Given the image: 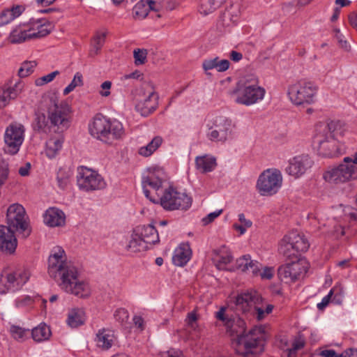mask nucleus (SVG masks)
<instances>
[{"label":"nucleus","instance_id":"nucleus-2","mask_svg":"<svg viewBox=\"0 0 357 357\" xmlns=\"http://www.w3.org/2000/svg\"><path fill=\"white\" fill-rule=\"evenodd\" d=\"M227 328L231 334L236 335L232 340V347L238 354L248 356L263 351L266 338L264 326H256L246 333L245 321L235 317L231 319V324Z\"/></svg>","mask_w":357,"mask_h":357},{"label":"nucleus","instance_id":"nucleus-18","mask_svg":"<svg viewBox=\"0 0 357 357\" xmlns=\"http://www.w3.org/2000/svg\"><path fill=\"white\" fill-rule=\"evenodd\" d=\"M314 165L312 158L307 154H301L293 157L288 161L286 172L295 178L304 175Z\"/></svg>","mask_w":357,"mask_h":357},{"label":"nucleus","instance_id":"nucleus-22","mask_svg":"<svg viewBox=\"0 0 357 357\" xmlns=\"http://www.w3.org/2000/svg\"><path fill=\"white\" fill-rule=\"evenodd\" d=\"M158 95L151 89L148 91V95L144 99L138 101L135 105V109L142 116H148L152 114L158 106Z\"/></svg>","mask_w":357,"mask_h":357},{"label":"nucleus","instance_id":"nucleus-7","mask_svg":"<svg viewBox=\"0 0 357 357\" xmlns=\"http://www.w3.org/2000/svg\"><path fill=\"white\" fill-rule=\"evenodd\" d=\"M47 114L50 122L59 129H66L70 123V107L65 100H61L56 94L47 97Z\"/></svg>","mask_w":357,"mask_h":357},{"label":"nucleus","instance_id":"nucleus-42","mask_svg":"<svg viewBox=\"0 0 357 357\" xmlns=\"http://www.w3.org/2000/svg\"><path fill=\"white\" fill-rule=\"evenodd\" d=\"M71 172L69 170H66L64 169H59L57 172L56 180L58 186L64 190L67 188L68 184L70 183V179L71 177Z\"/></svg>","mask_w":357,"mask_h":357},{"label":"nucleus","instance_id":"nucleus-58","mask_svg":"<svg viewBox=\"0 0 357 357\" xmlns=\"http://www.w3.org/2000/svg\"><path fill=\"white\" fill-rule=\"evenodd\" d=\"M262 280H271L274 275V268L273 267H264L260 269L259 275Z\"/></svg>","mask_w":357,"mask_h":357},{"label":"nucleus","instance_id":"nucleus-29","mask_svg":"<svg viewBox=\"0 0 357 357\" xmlns=\"http://www.w3.org/2000/svg\"><path fill=\"white\" fill-rule=\"evenodd\" d=\"M214 254L215 266L220 270H224L226 265L231 263L233 259L230 251L225 245L218 250H214Z\"/></svg>","mask_w":357,"mask_h":357},{"label":"nucleus","instance_id":"nucleus-14","mask_svg":"<svg viewBox=\"0 0 357 357\" xmlns=\"http://www.w3.org/2000/svg\"><path fill=\"white\" fill-rule=\"evenodd\" d=\"M282 183V176L280 171L276 169H268L259 175L257 188L261 195H273L279 190Z\"/></svg>","mask_w":357,"mask_h":357},{"label":"nucleus","instance_id":"nucleus-43","mask_svg":"<svg viewBox=\"0 0 357 357\" xmlns=\"http://www.w3.org/2000/svg\"><path fill=\"white\" fill-rule=\"evenodd\" d=\"M37 66L35 61H26L22 63L20 69L18 70V75L20 77H26L31 75Z\"/></svg>","mask_w":357,"mask_h":357},{"label":"nucleus","instance_id":"nucleus-46","mask_svg":"<svg viewBox=\"0 0 357 357\" xmlns=\"http://www.w3.org/2000/svg\"><path fill=\"white\" fill-rule=\"evenodd\" d=\"M332 302L335 304H342L344 299V291L341 285H335L330 290Z\"/></svg>","mask_w":357,"mask_h":357},{"label":"nucleus","instance_id":"nucleus-30","mask_svg":"<svg viewBox=\"0 0 357 357\" xmlns=\"http://www.w3.org/2000/svg\"><path fill=\"white\" fill-rule=\"evenodd\" d=\"M216 165L215 158L208 155L197 156L195 158L196 168L202 173L212 172Z\"/></svg>","mask_w":357,"mask_h":357},{"label":"nucleus","instance_id":"nucleus-64","mask_svg":"<svg viewBox=\"0 0 357 357\" xmlns=\"http://www.w3.org/2000/svg\"><path fill=\"white\" fill-rule=\"evenodd\" d=\"M338 357H357V350L348 349L342 354H338Z\"/></svg>","mask_w":357,"mask_h":357},{"label":"nucleus","instance_id":"nucleus-9","mask_svg":"<svg viewBox=\"0 0 357 357\" xmlns=\"http://www.w3.org/2000/svg\"><path fill=\"white\" fill-rule=\"evenodd\" d=\"M28 217L24 208L19 204H13L7 209L6 222L8 227L26 238L31 234Z\"/></svg>","mask_w":357,"mask_h":357},{"label":"nucleus","instance_id":"nucleus-48","mask_svg":"<svg viewBox=\"0 0 357 357\" xmlns=\"http://www.w3.org/2000/svg\"><path fill=\"white\" fill-rule=\"evenodd\" d=\"M148 51L146 49H135L133 52L135 63L136 65H142L146 61Z\"/></svg>","mask_w":357,"mask_h":357},{"label":"nucleus","instance_id":"nucleus-20","mask_svg":"<svg viewBox=\"0 0 357 357\" xmlns=\"http://www.w3.org/2000/svg\"><path fill=\"white\" fill-rule=\"evenodd\" d=\"M262 302L263 298L256 291L242 293L234 298L236 310L243 313L251 311L255 304H261Z\"/></svg>","mask_w":357,"mask_h":357},{"label":"nucleus","instance_id":"nucleus-34","mask_svg":"<svg viewBox=\"0 0 357 357\" xmlns=\"http://www.w3.org/2000/svg\"><path fill=\"white\" fill-rule=\"evenodd\" d=\"M163 139L160 136H155L146 146L140 147L138 153L143 157H149L162 144Z\"/></svg>","mask_w":357,"mask_h":357},{"label":"nucleus","instance_id":"nucleus-8","mask_svg":"<svg viewBox=\"0 0 357 357\" xmlns=\"http://www.w3.org/2000/svg\"><path fill=\"white\" fill-rule=\"evenodd\" d=\"M317 91L318 87L314 82L301 79L289 87L288 95L296 105H310L315 102Z\"/></svg>","mask_w":357,"mask_h":357},{"label":"nucleus","instance_id":"nucleus-37","mask_svg":"<svg viewBox=\"0 0 357 357\" xmlns=\"http://www.w3.org/2000/svg\"><path fill=\"white\" fill-rule=\"evenodd\" d=\"M227 0H201L199 12L206 15L220 8Z\"/></svg>","mask_w":357,"mask_h":357},{"label":"nucleus","instance_id":"nucleus-44","mask_svg":"<svg viewBox=\"0 0 357 357\" xmlns=\"http://www.w3.org/2000/svg\"><path fill=\"white\" fill-rule=\"evenodd\" d=\"M260 304H255L252 308L254 313L256 315V318L258 320L263 319L266 315L269 314L273 309V305L268 304L265 307L263 305L260 306Z\"/></svg>","mask_w":357,"mask_h":357},{"label":"nucleus","instance_id":"nucleus-12","mask_svg":"<svg viewBox=\"0 0 357 357\" xmlns=\"http://www.w3.org/2000/svg\"><path fill=\"white\" fill-rule=\"evenodd\" d=\"M158 199V203L167 211L187 210L192 204L190 196L171 187L165 189Z\"/></svg>","mask_w":357,"mask_h":357},{"label":"nucleus","instance_id":"nucleus-19","mask_svg":"<svg viewBox=\"0 0 357 357\" xmlns=\"http://www.w3.org/2000/svg\"><path fill=\"white\" fill-rule=\"evenodd\" d=\"M142 185L146 197L153 203H158L157 198L161 195L162 180L155 173H151L143 177Z\"/></svg>","mask_w":357,"mask_h":357},{"label":"nucleus","instance_id":"nucleus-45","mask_svg":"<svg viewBox=\"0 0 357 357\" xmlns=\"http://www.w3.org/2000/svg\"><path fill=\"white\" fill-rule=\"evenodd\" d=\"M9 165L8 162L0 155V186L3 185L8 178Z\"/></svg>","mask_w":357,"mask_h":357},{"label":"nucleus","instance_id":"nucleus-59","mask_svg":"<svg viewBox=\"0 0 357 357\" xmlns=\"http://www.w3.org/2000/svg\"><path fill=\"white\" fill-rule=\"evenodd\" d=\"M222 213V209L217 210L214 212L210 213L206 217L203 218L202 221L204 225H207L212 222L216 218H218Z\"/></svg>","mask_w":357,"mask_h":357},{"label":"nucleus","instance_id":"nucleus-38","mask_svg":"<svg viewBox=\"0 0 357 357\" xmlns=\"http://www.w3.org/2000/svg\"><path fill=\"white\" fill-rule=\"evenodd\" d=\"M61 138L52 137L46 143V154L48 158H53L61 150L63 144Z\"/></svg>","mask_w":357,"mask_h":357},{"label":"nucleus","instance_id":"nucleus-26","mask_svg":"<svg viewBox=\"0 0 357 357\" xmlns=\"http://www.w3.org/2000/svg\"><path fill=\"white\" fill-rule=\"evenodd\" d=\"M238 267L243 272L252 273L254 276H257L262 265L255 260H252L249 255H245L237 261Z\"/></svg>","mask_w":357,"mask_h":357},{"label":"nucleus","instance_id":"nucleus-10","mask_svg":"<svg viewBox=\"0 0 357 357\" xmlns=\"http://www.w3.org/2000/svg\"><path fill=\"white\" fill-rule=\"evenodd\" d=\"M50 31L40 21L33 22L30 26L24 25L14 29L9 36L11 43H21L26 40L46 36Z\"/></svg>","mask_w":357,"mask_h":357},{"label":"nucleus","instance_id":"nucleus-39","mask_svg":"<svg viewBox=\"0 0 357 357\" xmlns=\"http://www.w3.org/2000/svg\"><path fill=\"white\" fill-rule=\"evenodd\" d=\"M51 335L50 327L46 324H40L32 330L33 339L36 342H42L49 339Z\"/></svg>","mask_w":357,"mask_h":357},{"label":"nucleus","instance_id":"nucleus-56","mask_svg":"<svg viewBox=\"0 0 357 357\" xmlns=\"http://www.w3.org/2000/svg\"><path fill=\"white\" fill-rule=\"evenodd\" d=\"M10 95L8 93V91L4 86H2L0 89V109H2L7 106L11 100H13L9 96Z\"/></svg>","mask_w":357,"mask_h":357},{"label":"nucleus","instance_id":"nucleus-57","mask_svg":"<svg viewBox=\"0 0 357 357\" xmlns=\"http://www.w3.org/2000/svg\"><path fill=\"white\" fill-rule=\"evenodd\" d=\"M334 31L335 33V37L337 40L339 45L347 51L349 50L350 46L348 44L347 41L344 40V37L341 33L340 30L339 29H335Z\"/></svg>","mask_w":357,"mask_h":357},{"label":"nucleus","instance_id":"nucleus-27","mask_svg":"<svg viewBox=\"0 0 357 357\" xmlns=\"http://www.w3.org/2000/svg\"><path fill=\"white\" fill-rule=\"evenodd\" d=\"M191 257V250L188 244H181L174 251L173 263L178 266L185 265Z\"/></svg>","mask_w":357,"mask_h":357},{"label":"nucleus","instance_id":"nucleus-40","mask_svg":"<svg viewBox=\"0 0 357 357\" xmlns=\"http://www.w3.org/2000/svg\"><path fill=\"white\" fill-rule=\"evenodd\" d=\"M3 86L8 91L10 98L15 100L23 91L24 83L22 80L17 79L15 83L10 82V84H5Z\"/></svg>","mask_w":357,"mask_h":357},{"label":"nucleus","instance_id":"nucleus-15","mask_svg":"<svg viewBox=\"0 0 357 357\" xmlns=\"http://www.w3.org/2000/svg\"><path fill=\"white\" fill-rule=\"evenodd\" d=\"M30 276V271L24 267L19 268L6 275L2 274L0 278L1 294H6L9 291H15L21 289L29 280Z\"/></svg>","mask_w":357,"mask_h":357},{"label":"nucleus","instance_id":"nucleus-24","mask_svg":"<svg viewBox=\"0 0 357 357\" xmlns=\"http://www.w3.org/2000/svg\"><path fill=\"white\" fill-rule=\"evenodd\" d=\"M116 340L114 332L108 328L99 329L96 333L95 342L96 346L102 349H109Z\"/></svg>","mask_w":357,"mask_h":357},{"label":"nucleus","instance_id":"nucleus-13","mask_svg":"<svg viewBox=\"0 0 357 357\" xmlns=\"http://www.w3.org/2000/svg\"><path fill=\"white\" fill-rule=\"evenodd\" d=\"M77 183L79 188L85 192L102 190L106 182L96 171L84 166L77 168Z\"/></svg>","mask_w":357,"mask_h":357},{"label":"nucleus","instance_id":"nucleus-41","mask_svg":"<svg viewBox=\"0 0 357 357\" xmlns=\"http://www.w3.org/2000/svg\"><path fill=\"white\" fill-rule=\"evenodd\" d=\"M151 10L148 0H140L133 8L135 15L140 19L145 18Z\"/></svg>","mask_w":357,"mask_h":357},{"label":"nucleus","instance_id":"nucleus-54","mask_svg":"<svg viewBox=\"0 0 357 357\" xmlns=\"http://www.w3.org/2000/svg\"><path fill=\"white\" fill-rule=\"evenodd\" d=\"M15 305L18 308L30 306L33 303V299L29 296H22L15 300Z\"/></svg>","mask_w":357,"mask_h":357},{"label":"nucleus","instance_id":"nucleus-23","mask_svg":"<svg viewBox=\"0 0 357 357\" xmlns=\"http://www.w3.org/2000/svg\"><path fill=\"white\" fill-rule=\"evenodd\" d=\"M43 218L45 224L51 227H62L66 223L65 213L54 207L48 208L44 213Z\"/></svg>","mask_w":357,"mask_h":357},{"label":"nucleus","instance_id":"nucleus-3","mask_svg":"<svg viewBox=\"0 0 357 357\" xmlns=\"http://www.w3.org/2000/svg\"><path fill=\"white\" fill-rule=\"evenodd\" d=\"M344 132L343 124L340 121H331L318 126L314 142L318 144L319 154L326 158L337 157L345 151L344 146L335 140Z\"/></svg>","mask_w":357,"mask_h":357},{"label":"nucleus","instance_id":"nucleus-33","mask_svg":"<svg viewBox=\"0 0 357 357\" xmlns=\"http://www.w3.org/2000/svg\"><path fill=\"white\" fill-rule=\"evenodd\" d=\"M287 236L298 253L305 252L309 248V242L304 235L296 231H292L288 234Z\"/></svg>","mask_w":357,"mask_h":357},{"label":"nucleus","instance_id":"nucleus-52","mask_svg":"<svg viewBox=\"0 0 357 357\" xmlns=\"http://www.w3.org/2000/svg\"><path fill=\"white\" fill-rule=\"evenodd\" d=\"M106 35L104 33H98L93 40V48L97 54L105 43Z\"/></svg>","mask_w":357,"mask_h":357},{"label":"nucleus","instance_id":"nucleus-6","mask_svg":"<svg viewBox=\"0 0 357 357\" xmlns=\"http://www.w3.org/2000/svg\"><path fill=\"white\" fill-rule=\"evenodd\" d=\"M326 181L331 183H344L357 179V152L344 157L343 162L324 174Z\"/></svg>","mask_w":357,"mask_h":357},{"label":"nucleus","instance_id":"nucleus-62","mask_svg":"<svg viewBox=\"0 0 357 357\" xmlns=\"http://www.w3.org/2000/svg\"><path fill=\"white\" fill-rule=\"evenodd\" d=\"M160 357H184L181 351L172 349L160 354Z\"/></svg>","mask_w":357,"mask_h":357},{"label":"nucleus","instance_id":"nucleus-60","mask_svg":"<svg viewBox=\"0 0 357 357\" xmlns=\"http://www.w3.org/2000/svg\"><path fill=\"white\" fill-rule=\"evenodd\" d=\"M151 10L159 12L165 6V0H148Z\"/></svg>","mask_w":357,"mask_h":357},{"label":"nucleus","instance_id":"nucleus-4","mask_svg":"<svg viewBox=\"0 0 357 357\" xmlns=\"http://www.w3.org/2000/svg\"><path fill=\"white\" fill-rule=\"evenodd\" d=\"M265 89L259 85L258 79L249 75L241 79L229 94L234 101L239 105L250 106L264 99Z\"/></svg>","mask_w":357,"mask_h":357},{"label":"nucleus","instance_id":"nucleus-61","mask_svg":"<svg viewBox=\"0 0 357 357\" xmlns=\"http://www.w3.org/2000/svg\"><path fill=\"white\" fill-rule=\"evenodd\" d=\"M46 126V118L45 115L38 116L36 119L35 129L38 131L43 130Z\"/></svg>","mask_w":357,"mask_h":357},{"label":"nucleus","instance_id":"nucleus-1","mask_svg":"<svg viewBox=\"0 0 357 357\" xmlns=\"http://www.w3.org/2000/svg\"><path fill=\"white\" fill-rule=\"evenodd\" d=\"M48 274L64 291L80 298L89 296V285L79 279L77 267L68 260L65 250L60 246L54 247L50 252Z\"/></svg>","mask_w":357,"mask_h":357},{"label":"nucleus","instance_id":"nucleus-11","mask_svg":"<svg viewBox=\"0 0 357 357\" xmlns=\"http://www.w3.org/2000/svg\"><path fill=\"white\" fill-rule=\"evenodd\" d=\"M234 130L235 126L230 119L223 116H217L213 126L209 128L206 137L212 142L223 144L233 137Z\"/></svg>","mask_w":357,"mask_h":357},{"label":"nucleus","instance_id":"nucleus-49","mask_svg":"<svg viewBox=\"0 0 357 357\" xmlns=\"http://www.w3.org/2000/svg\"><path fill=\"white\" fill-rule=\"evenodd\" d=\"M26 331L18 326L12 325L10 328V333L12 337L17 340H23L26 336Z\"/></svg>","mask_w":357,"mask_h":357},{"label":"nucleus","instance_id":"nucleus-25","mask_svg":"<svg viewBox=\"0 0 357 357\" xmlns=\"http://www.w3.org/2000/svg\"><path fill=\"white\" fill-rule=\"evenodd\" d=\"M149 246L159 241L158 231L152 225H140L135 229Z\"/></svg>","mask_w":357,"mask_h":357},{"label":"nucleus","instance_id":"nucleus-17","mask_svg":"<svg viewBox=\"0 0 357 357\" xmlns=\"http://www.w3.org/2000/svg\"><path fill=\"white\" fill-rule=\"evenodd\" d=\"M308 269L307 262L303 259H297L279 267V278L285 282H294L305 274Z\"/></svg>","mask_w":357,"mask_h":357},{"label":"nucleus","instance_id":"nucleus-47","mask_svg":"<svg viewBox=\"0 0 357 357\" xmlns=\"http://www.w3.org/2000/svg\"><path fill=\"white\" fill-rule=\"evenodd\" d=\"M82 75L80 73H76L71 82L64 89L63 94L68 95L73 91L77 86L83 85Z\"/></svg>","mask_w":357,"mask_h":357},{"label":"nucleus","instance_id":"nucleus-16","mask_svg":"<svg viewBox=\"0 0 357 357\" xmlns=\"http://www.w3.org/2000/svg\"><path fill=\"white\" fill-rule=\"evenodd\" d=\"M24 126L20 123H12L4 133V151L10 155L18 153L24 139Z\"/></svg>","mask_w":357,"mask_h":357},{"label":"nucleus","instance_id":"nucleus-53","mask_svg":"<svg viewBox=\"0 0 357 357\" xmlns=\"http://www.w3.org/2000/svg\"><path fill=\"white\" fill-rule=\"evenodd\" d=\"M114 317L116 321L121 324H124L128 320L129 313L125 308H119L114 312Z\"/></svg>","mask_w":357,"mask_h":357},{"label":"nucleus","instance_id":"nucleus-28","mask_svg":"<svg viewBox=\"0 0 357 357\" xmlns=\"http://www.w3.org/2000/svg\"><path fill=\"white\" fill-rule=\"evenodd\" d=\"M230 63L227 59L220 60L218 57L205 59L202 63V68L207 75L208 70L216 69L218 72H225L229 68Z\"/></svg>","mask_w":357,"mask_h":357},{"label":"nucleus","instance_id":"nucleus-32","mask_svg":"<svg viewBox=\"0 0 357 357\" xmlns=\"http://www.w3.org/2000/svg\"><path fill=\"white\" fill-rule=\"evenodd\" d=\"M22 6H15L12 8L3 10L0 13V26L6 25L15 18L18 17L23 12Z\"/></svg>","mask_w":357,"mask_h":357},{"label":"nucleus","instance_id":"nucleus-35","mask_svg":"<svg viewBox=\"0 0 357 357\" xmlns=\"http://www.w3.org/2000/svg\"><path fill=\"white\" fill-rule=\"evenodd\" d=\"M127 249L132 252H137L146 250L149 249V245L144 243L141 236L134 230L129 243L127 245Z\"/></svg>","mask_w":357,"mask_h":357},{"label":"nucleus","instance_id":"nucleus-21","mask_svg":"<svg viewBox=\"0 0 357 357\" xmlns=\"http://www.w3.org/2000/svg\"><path fill=\"white\" fill-rule=\"evenodd\" d=\"M17 246L14 230L5 225H0V250L6 254H13Z\"/></svg>","mask_w":357,"mask_h":357},{"label":"nucleus","instance_id":"nucleus-36","mask_svg":"<svg viewBox=\"0 0 357 357\" xmlns=\"http://www.w3.org/2000/svg\"><path fill=\"white\" fill-rule=\"evenodd\" d=\"M84 311L82 309H71L68 314L67 324L71 328H77L84 322Z\"/></svg>","mask_w":357,"mask_h":357},{"label":"nucleus","instance_id":"nucleus-51","mask_svg":"<svg viewBox=\"0 0 357 357\" xmlns=\"http://www.w3.org/2000/svg\"><path fill=\"white\" fill-rule=\"evenodd\" d=\"M185 322L188 328L194 331H199V325L197 323V315L195 312H192L188 314L185 319Z\"/></svg>","mask_w":357,"mask_h":357},{"label":"nucleus","instance_id":"nucleus-63","mask_svg":"<svg viewBox=\"0 0 357 357\" xmlns=\"http://www.w3.org/2000/svg\"><path fill=\"white\" fill-rule=\"evenodd\" d=\"M111 86H112V82L110 81L104 82L100 86L102 91H100V94L102 96H105V97L108 96L110 94L109 90L111 89Z\"/></svg>","mask_w":357,"mask_h":357},{"label":"nucleus","instance_id":"nucleus-31","mask_svg":"<svg viewBox=\"0 0 357 357\" xmlns=\"http://www.w3.org/2000/svg\"><path fill=\"white\" fill-rule=\"evenodd\" d=\"M279 252L287 258L297 259H298V252L294 248V245L290 241L287 235L284 236L281 240L279 248Z\"/></svg>","mask_w":357,"mask_h":357},{"label":"nucleus","instance_id":"nucleus-55","mask_svg":"<svg viewBox=\"0 0 357 357\" xmlns=\"http://www.w3.org/2000/svg\"><path fill=\"white\" fill-rule=\"evenodd\" d=\"M225 311H226V307H221L220 309L219 310V311L215 312V318L218 320L221 321L224 324V325L226 326V328H227V326H230V324H231V319L232 318L229 317L225 314Z\"/></svg>","mask_w":357,"mask_h":357},{"label":"nucleus","instance_id":"nucleus-50","mask_svg":"<svg viewBox=\"0 0 357 357\" xmlns=\"http://www.w3.org/2000/svg\"><path fill=\"white\" fill-rule=\"evenodd\" d=\"M59 74V72L58 70L52 72L51 73L46 75L45 76H43L41 77H38L35 80V84L38 86H43L45 84H47L56 77L57 75Z\"/></svg>","mask_w":357,"mask_h":357},{"label":"nucleus","instance_id":"nucleus-5","mask_svg":"<svg viewBox=\"0 0 357 357\" xmlns=\"http://www.w3.org/2000/svg\"><path fill=\"white\" fill-rule=\"evenodd\" d=\"M89 132L94 138L112 144L121 139L125 134L122 123L116 119H110L102 114H97L89 125Z\"/></svg>","mask_w":357,"mask_h":357}]
</instances>
